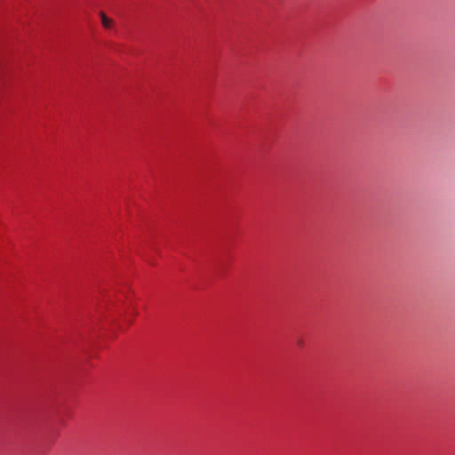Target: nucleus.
Listing matches in <instances>:
<instances>
[{
    "label": "nucleus",
    "instance_id": "nucleus-1",
    "mask_svg": "<svg viewBox=\"0 0 455 455\" xmlns=\"http://www.w3.org/2000/svg\"><path fill=\"white\" fill-rule=\"evenodd\" d=\"M101 25L105 29H113L116 22L113 19L108 17L104 12H100Z\"/></svg>",
    "mask_w": 455,
    "mask_h": 455
},
{
    "label": "nucleus",
    "instance_id": "nucleus-2",
    "mask_svg": "<svg viewBox=\"0 0 455 455\" xmlns=\"http://www.w3.org/2000/svg\"><path fill=\"white\" fill-rule=\"evenodd\" d=\"M303 344H304V343H303V341H302V340H299V341H298V345H299V347H302V346H303Z\"/></svg>",
    "mask_w": 455,
    "mask_h": 455
}]
</instances>
